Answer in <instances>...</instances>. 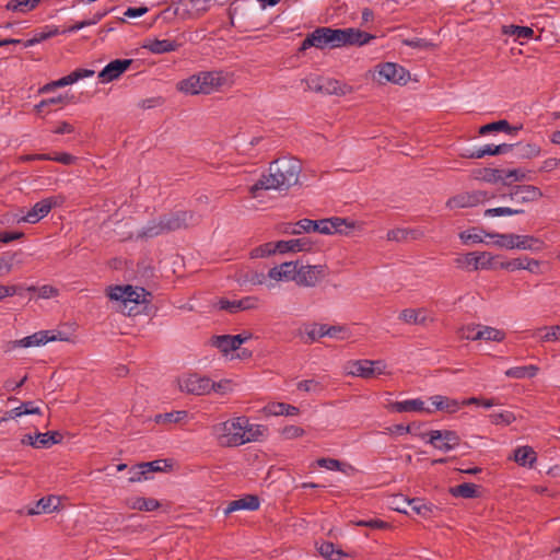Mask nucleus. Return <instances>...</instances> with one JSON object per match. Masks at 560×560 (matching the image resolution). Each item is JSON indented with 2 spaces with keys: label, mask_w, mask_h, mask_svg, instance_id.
<instances>
[{
  "label": "nucleus",
  "mask_w": 560,
  "mask_h": 560,
  "mask_svg": "<svg viewBox=\"0 0 560 560\" xmlns=\"http://www.w3.org/2000/svg\"><path fill=\"white\" fill-rule=\"evenodd\" d=\"M301 163L296 159L281 158L270 163L267 175L261 177L249 187L253 198L258 197L259 190H289L299 183Z\"/></svg>",
  "instance_id": "1"
},
{
  "label": "nucleus",
  "mask_w": 560,
  "mask_h": 560,
  "mask_svg": "<svg viewBox=\"0 0 560 560\" xmlns=\"http://www.w3.org/2000/svg\"><path fill=\"white\" fill-rule=\"evenodd\" d=\"M342 38L343 32H341V28L319 26L306 35L299 48V52H303L311 47L320 50L342 47Z\"/></svg>",
  "instance_id": "2"
},
{
  "label": "nucleus",
  "mask_w": 560,
  "mask_h": 560,
  "mask_svg": "<svg viewBox=\"0 0 560 560\" xmlns=\"http://www.w3.org/2000/svg\"><path fill=\"white\" fill-rule=\"evenodd\" d=\"M246 424L247 418L238 417L213 425L212 432L221 445L238 446L248 443V439H245L246 432L244 431Z\"/></svg>",
  "instance_id": "3"
},
{
  "label": "nucleus",
  "mask_w": 560,
  "mask_h": 560,
  "mask_svg": "<svg viewBox=\"0 0 560 560\" xmlns=\"http://www.w3.org/2000/svg\"><path fill=\"white\" fill-rule=\"evenodd\" d=\"M351 228L347 220L341 218L323 219L313 221L311 219H302L295 223V226L301 229V233L318 232L320 234L329 235L332 233H342V226Z\"/></svg>",
  "instance_id": "4"
},
{
  "label": "nucleus",
  "mask_w": 560,
  "mask_h": 560,
  "mask_svg": "<svg viewBox=\"0 0 560 560\" xmlns=\"http://www.w3.org/2000/svg\"><path fill=\"white\" fill-rule=\"evenodd\" d=\"M108 296L110 300L120 301L127 306L128 303H135L136 305L148 304L151 302L152 294L144 288L127 284L110 288Z\"/></svg>",
  "instance_id": "5"
},
{
  "label": "nucleus",
  "mask_w": 560,
  "mask_h": 560,
  "mask_svg": "<svg viewBox=\"0 0 560 560\" xmlns=\"http://www.w3.org/2000/svg\"><path fill=\"white\" fill-rule=\"evenodd\" d=\"M160 219L166 234L196 225L200 221V217L190 210L172 211L161 215Z\"/></svg>",
  "instance_id": "6"
},
{
  "label": "nucleus",
  "mask_w": 560,
  "mask_h": 560,
  "mask_svg": "<svg viewBox=\"0 0 560 560\" xmlns=\"http://www.w3.org/2000/svg\"><path fill=\"white\" fill-rule=\"evenodd\" d=\"M425 435H429L428 443L443 452H450L460 443L459 435L452 430H433L428 434H420L422 439H424Z\"/></svg>",
  "instance_id": "7"
},
{
  "label": "nucleus",
  "mask_w": 560,
  "mask_h": 560,
  "mask_svg": "<svg viewBox=\"0 0 560 560\" xmlns=\"http://www.w3.org/2000/svg\"><path fill=\"white\" fill-rule=\"evenodd\" d=\"M178 384L182 392L197 396L210 394L213 386L211 378L197 373L179 378Z\"/></svg>",
  "instance_id": "8"
},
{
  "label": "nucleus",
  "mask_w": 560,
  "mask_h": 560,
  "mask_svg": "<svg viewBox=\"0 0 560 560\" xmlns=\"http://www.w3.org/2000/svg\"><path fill=\"white\" fill-rule=\"evenodd\" d=\"M63 202L61 196H51L36 202L32 209L22 218V221L34 224L45 218L52 208Z\"/></svg>",
  "instance_id": "9"
},
{
  "label": "nucleus",
  "mask_w": 560,
  "mask_h": 560,
  "mask_svg": "<svg viewBox=\"0 0 560 560\" xmlns=\"http://www.w3.org/2000/svg\"><path fill=\"white\" fill-rule=\"evenodd\" d=\"M380 82H392L395 84H406L410 78L409 72L401 66L394 62H385L377 66Z\"/></svg>",
  "instance_id": "10"
},
{
  "label": "nucleus",
  "mask_w": 560,
  "mask_h": 560,
  "mask_svg": "<svg viewBox=\"0 0 560 560\" xmlns=\"http://www.w3.org/2000/svg\"><path fill=\"white\" fill-rule=\"evenodd\" d=\"M457 267H472L474 270L490 269L494 267V256L488 252L467 253L455 259Z\"/></svg>",
  "instance_id": "11"
},
{
  "label": "nucleus",
  "mask_w": 560,
  "mask_h": 560,
  "mask_svg": "<svg viewBox=\"0 0 560 560\" xmlns=\"http://www.w3.org/2000/svg\"><path fill=\"white\" fill-rule=\"evenodd\" d=\"M252 338V334L243 332L235 336L231 335H221L213 336L211 338V345L218 348L223 353H229L230 351H235L240 349V347Z\"/></svg>",
  "instance_id": "12"
},
{
  "label": "nucleus",
  "mask_w": 560,
  "mask_h": 560,
  "mask_svg": "<svg viewBox=\"0 0 560 560\" xmlns=\"http://www.w3.org/2000/svg\"><path fill=\"white\" fill-rule=\"evenodd\" d=\"M327 275V268L324 265L301 266L299 268L298 284L304 287H315Z\"/></svg>",
  "instance_id": "13"
},
{
  "label": "nucleus",
  "mask_w": 560,
  "mask_h": 560,
  "mask_svg": "<svg viewBox=\"0 0 560 560\" xmlns=\"http://www.w3.org/2000/svg\"><path fill=\"white\" fill-rule=\"evenodd\" d=\"M488 198V194L482 190L463 192L450 198L446 206L450 209L475 207Z\"/></svg>",
  "instance_id": "14"
},
{
  "label": "nucleus",
  "mask_w": 560,
  "mask_h": 560,
  "mask_svg": "<svg viewBox=\"0 0 560 560\" xmlns=\"http://www.w3.org/2000/svg\"><path fill=\"white\" fill-rule=\"evenodd\" d=\"M509 197L516 203H527L540 199L542 191L534 185H515L511 188Z\"/></svg>",
  "instance_id": "15"
},
{
  "label": "nucleus",
  "mask_w": 560,
  "mask_h": 560,
  "mask_svg": "<svg viewBox=\"0 0 560 560\" xmlns=\"http://www.w3.org/2000/svg\"><path fill=\"white\" fill-rule=\"evenodd\" d=\"M132 59H115L107 63L98 73V80L102 83H108L118 79L125 71L129 69Z\"/></svg>",
  "instance_id": "16"
},
{
  "label": "nucleus",
  "mask_w": 560,
  "mask_h": 560,
  "mask_svg": "<svg viewBox=\"0 0 560 560\" xmlns=\"http://www.w3.org/2000/svg\"><path fill=\"white\" fill-rule=\"evenodd\" d=\"M299 267L298 261L282 262L280 266L271 268L268 272L270 279L280 280H293L298 282Z\"/></svg>",
  "instance_id": "17"
},
{
  "label": "nucleus",
  "mask_w": 560,
  "mask_h": 560,
  "mask_svg": "<svg viewBox=\"0 0 560 560\" xmlns=\"http://www.w3.org/2000/svg\"><path fill=\"white\" fill-rule=\"evenodd\" d=\"M57 340L55 335H50L49 330L37 331L31 336L11 342V348H30L46 345L48 341Z\"/></svg>",
  "instance_id": "18"
},
{
  "label": "nucleus",
  "mask_w": 560,
  "mask_h": 560,
  "mask_svg": "<svg viewBox=\"0 0 560 560\" xmlns=\"http://www.w3.org/2000/svg\"><path fill=\"white\" fill-rule=\"evenodd\" d=\"M198 75H200L202 94H210L219 90L225 83V78L222 75V72L219 71H203L199 72Z\"/></svg>",
  "instance_id": "19"
},
{
  "label": "nucleus",
  "mask_w": 560,
  "mask_h": 560,
  "mask_svg": "<svg viewBox=\"0 0 560 560\" xmlns=\"http://www.w3.org/2000/svg\"><path fill=\"white\" fill-rule=\"evenodd\" d=\"M387 409L395 412H433L432 409L424 407V401L420 398L389 402Z\"/></svg>",
  "instance_id": "20"
},
{
  "label": "nucleus",
  "mask_w": 560,
  "mask_h": 560,
  "mask_svg": "<svg viewBox=\"0 0 560 560\" xmlns=\"http://www.w3.org/2000/svg\"><path fill=\"white\" fill-rule=\"evenodd\" d=\"M371 360H353L348 361L345 365V371L347 375L358 376L362 378H373V369Z\"/></svg>",
  "instance_id": "21"
},
{
  "label": "nucleus",
  "mask_w": 560,
  "mask_h": 560,
  "mask_svg": "<svg viewBox=\"0 0 560 560\" xmlns=\"http://www.w3.org/2000/svg\"><path fill=\"white\" fill-rule=\"evenodd\" d=\"M142 47L152 54L161 55L176 51L180 47V44L176 40L154 38L147 39Z\"/></svg>",
  "instance_id": "22"
},
{
  "label": "nucleus",
  "mask_w": 560,
  "mask_h": 560,
  "mask_svg": "<svg viewBox=\"0 0 560 560\" xmlns=\"http://www.w3.org/2000/svg\"><path fill=\"white\" fill-rule=\"evenodd\" d=\"M260 501L255 494H246L241 499L231 501L224 510L225 515L240 510L256 511L259 509Z\"/></svg>",
  "instance_id": "23"
},
{
  "label": "nucleus",
  "mask_w": 560,
  "mask_h": 560,
  "mask_svg": "<svg viewBox=\"0 0 560 560\" xmlns=\"http://www.w3.org/2000/svg\"><path fill=\"white\" fill-rule=\"evenodd\" d=\"M313 246V242L310 237H301L289 241H278L279 253H298V252H308Z\"/></svg>",
  "instance_id": "24"
},
{
  "label": "nucleus",
  "mask_w": 560,
  "mask_h": 560,
  "mask_svg": "<svg viewBox=\"0 0 560 560\" xmlns=\"http://www.w3.org/2000/svg\"><path fill=\"white\" fill-rule=\"evenodd\" d=\"M341 32H343L342 46H362L374 38L373 35L358 28H341Z\"/></svg>",
  "instance_id": "25"
},
{
  "label": "nucleus",
  "mask_w": 560,
  "mask_h": 560,
  "mask_svg": "<svg viewBox=\"0 0 560 560\" xmlns=\"http://www.w3.org/2000/svg\"><path fill=\"white\" fill-rule=\"evenodd\" d=\"M60 504V498L56 495H48L39 499L34 508L28 510V514H40V513H51L58 509Z\"/></svg>",
  "instance_id": "26"
},
{
  "label": "nucleus",
  "mask_w": 560,
  "mask_h": 560,
  "mask_svg": "<svg viewBox=\"0 0 560 560\" xmlns=\"http://www.w3.org/2000/svg\"><path fill=\"white\" fill-rule=\"evenodd\" d=\"M352 92V86L336 79L323 80V93L343 96Z\"/></svg>",
  "instance_id": "27"
},
{
  "label": "nucleus",
  "mask_w": 560,
  "mask_h": 560,
  "mask_svg": "<svg viewBox=\"0 0 560 560\" xmlns=\"http://www.w3.org/2000/svg\"><path fill=\"white\" fill-rule=\"evenodd\" d=\"M540 147L536 143H515L514 158L518 160H530L540 154Z\"/></svg>",
  "instance_id": "28"
},
{
  "label": "nucleus",
  "mask_w": 560,
  "mask_h": 560,
  "mask_svg": "<svg viewBox=\"0 0 560 560\" xmlns=\"http://www.w3.org/2000/svg\"><path fill=\"white\" fill-rule=\"evenodd\" d=\"M432 404L436 410L454 413L460 408V402L457 399H453L442 395H435L431 397Z\"/></svg>",
  "instance_id": "29"
},
{
  "label": "nucleus",
  "mask_w": 560,
  "mask_h": 560,
  "mask_svg": "<svg viewBox=\"0 0 560 560\" xmlns=\"http://www.w3.org/2000/svg\"><path fill=\"white\" fill-rule=\"evenodd\" d=\"M521 128H522L521 126L512 127L508 120L502 119V120L493 121V122L481 126L479 129V133L481 136H485V135H488V133L494 132V131H504L506 133L512 135V133L517 132Z\"/></svg>",
  "instance_id": "30"
},
{
  "label": "nucleus",
  "mask_w": 560,
  "mask_h": 560,
  "mask_svg": "<svg viewBox=\"0 0 560 560\" xmlns=\"http://www.w3.org/2000/svg\"><path fill=\"white\" fill-rule=\"evenodd\" d=\"M479 487L475 483L465 482L450 488V493L455 498L475 499L479 497Z\"/></svg>",
  "instance_id": "31"
},
{
  "label": "nucleus",
  "mask_w": 560,
  "mask_h": 560,
  "mask_svg": "<svg viewBox=\"0 0 560 560\" xmlns=\"http://www.w3.org/2000/svg\"><path fill=\"white\" fill-rule=\"evenodd\" d=\"M166 234L160 217L148 222L138 233V238H153L160 235Z\"/></svg>",
  "instance_id": "32"
},
{
  "label": "nucleus",
  "mask_w": 560,
  "mask_h": 560,
  "mask_svg": "<svg viewBox=\"0 0 560 560\" xmlns=\"http://www.w3.org/2000/svg\"><path fill=\"white\" fill-rule=\"evenodd\" d=\"M486 236L490 238H495L494 245L499 247H503L506 249L517 248V240L518 235L509 233V234H500L494 232L486 233Z\"/></svg>",
  "instance_id": "33"
},
{
  "label": "nucleus",
  "mask_w": 560,
  "mask_h": 560,
  "mask_svg": "<svg viewBox=\"0 0 560 560\" xmlns=\"http://www.w3.org/2000/svg\"><path fill=\"white\" fill-rule=\"evenodd\" d=\"M408 505L411 511L425 518L431 517L436 506L432 503L425 502L423 499L413 498L408 500Z\"/></svg>",
  "instance_id": "34"
},
{
  "label": "nucleus",
  "mask_w": 560,
  "mask_h": 560,
  "mask_svg": "<svg viewBox=\"0 0 560 560\" xmlns=\"http://www.w3.org/2000/svg\"><path fill=\"white\" fill-rule=\"evenodd\" d=\"M536 458V452L530 446H521L514 451V460L521 466L533 467Z\"/></svg>",
  "instance_id": "35"
},
{
  "label": "nucleus",
  "mask_w": 560,
  "mask_h": 560,
  "mask_svg": "<svg viewBox=\"0 0 560 560\" xmlns=\"http://www.w3.org/2000/svg\"><path fill=\"white\" fill-rule=\"evenodd\" d=\"M177 89L180 92L190 95L202 94L200 85V75L194 74L185 80L179 81L177 84Z\"/></svg>",
  "instance_id": "36"
},
{
  "label": "nucleus",
  "mask_w": 560,
  "mask_h": 560,
  "mask_svg": "<svg viewBox=\"0 0 560 560\" xmlns=\"http://www.w3.org/2000/svg\"><path fill=\"white\" fill-rule=\"evenodd\" d=\"M62 434L58 431H48L46 433H36L35 441H37V448H48L55 444L60 443Z\"/></svg>",
  "instance_id": "37"
},
{
  "label": "nucleus",
  "mask_w": 560,
  "mask_h": 560,
  "mask_svg": "<svg viewBox=\"0 0 560 560\" xmlns=\"http://www.w3.org/2000/svg\"><path fill=\"white\" fill-rule=\"evenodd\" d=\"M539 368L537 365H526V366H514L510 368L505 371V375L511 378H533L537 375Z\"/></svg>",
  "instance_id": "38"
},
{
  "label": "nucleus",
  "mask_w": 560,
  "mask_h": 560,
  "mask_svg": "<svg viewBox=\"0 0 560 560\" xmlns=\"http://www.w3.org/2000/svg\"><path fill=\"white\" fill-rule=\"evenodd\" d=\"M505 170L485 167L479 170L477 178H480L490 184L501 183L504 185Z\"/></svg>",
  "instance_id": "39"
},
{
  "label": "nucleus",
  "mask_w": 560,
  "mask_h": 560,
  "mask_svg": "<svg viewBox=\"0 0 560 560\" xmlns=\"http://www.w3.org/2000/svg\"><path fill=\"white\" fill-rule=\"evenodd\" d=\"M545 247L541 240L532 235H518L517 249L539 252Z\"/></svg>",
  "instance_id": "40"
},
{
  "label": "nucleus",
  "mask_w": 560,
  "mask_h": 560,
  "mask_svg": "<svg viewBox=\"0 0 560 560\" xmlns=\"http://www.w3.org/2000/svg\"><path fill=\"white\" fill-rule=\"evenodd\" d=\"M399 318L407 324L424 325L427 317L421 310L406 308L404 310Z\"/></svg>",
  "instance_id": "41"
},
{
  "label": "nucleus",
  "mask_w": 560,
  "mask_h": 560,
  "mask_svg": "<svg viewBox=\"0 0 560 560\" xmlns=\"http://www.w3.org/2000/svg\"><path fill=\"white\" fill-rule=\"evenodd\" d=\"M477 337H481V340L486 341H502L505 338V332L503 330L497 329L490 326H481L477 330Z\"/></svg>",
  "instance_id": "42"
},
{
  "label": "nucleus",
  "mask_w": 560,
  "mask_h": 560,
  "mask_svg": "<svg viewBox=\"0 0 560 560\" xmlns=\"http://www.w3.org/2000/svg\"><path fill=\"white\" fill-rule=\"evenodd\" d=\"M317 550L320 553V556L329 560H340L342 557L346 556V553L342 550L336 549L335 545L330 541H323L317 547Z\"/></svg>",
  "instance_id": "43"
},
{
  "label": "nucleus",
  "mask_w": 560,
  "mask_h": 560,
  "mask_svg": "<svg viewBox=\"0 0 560 560\" xmlns=\"http://www.w3.org/2000/svg\"><path fill=\"white\" fill-rule=\"evenodd\" d=\"M188 412L186 410H176L165 413H159L154 417L155 423H177L184 420L187 417Z\"/></svg>",
  "instance_id": "44"
},
{
  "label": "nucleus",
  "mask_w": 560,
  "mask_h": 560,
  "mask_svg": "<svg viewBox=\"0 0 560 560\" xmlns=\"http://www.w3.org/2000/svg\"><path fill=\"white\" fill-rule=\"evenodd\" d=\"M503 33L515 36L518 39H529L534 36V30L528 26L508 25L503 26Z\"/></svg>",
  "instance_id": "45"
},
{
  "label": "nucleus",
  "mask_w": 560,
  "mask_h": 560,
  "mask_svg": "<svg viewBox=\"0 0 560 560\" xmlns=\"http://www.w3.org/2000/svg\"><path fill=\"white\" fill-rule=\"evenodd\" d=\"M40 0H11L5 8L10 11L27 12L34 9Z\"/></svg>",
  "instance_id": "46"
},
{
  "label": "nucleus",
  "mask_w": 560,
  "mask_h": 560,
  "mask_svg": "<svg viewBox=\"0 0 560 560\" xmlns=\"http://www.w3.org/2000/svg\"><path fill=\"white\" fill-rule=\"evenodd\" d=\"M131 508L139 511H154L160 508V502L152 498H136Z\"/></svg>",
  "instance_id": "47"
},
{
  "label": "nucleus",
  "mask_w": 560,
  "mask_h": 560,
  "mask_svg": "<svg viewBox=\"0 0 560 560\" xmlns=\"http://www.w3.org/2000/svg\"><path fill=\"white\" fill-rule=\"evenodd\" d=\"M166 467H172V464H167L166 459H158L153 462L141 463L137 468L143 469L148 476L149 472L164 471Z\"/></svg>",
  "instance_id": "48"
},
{
  "label": "nucleus",
  "mask_w": 560,
  "mask_h": 560,
  "mask_svg": "<svg viewBox=\"0 0 560 560\" xmlns=\"http://www.w3.org/2000/svg\"><path fill=\"white\" fill-rule=\"evenodd\" d=\"M18 253L5 252L0 256V277L9 275L12 271L13 264Z\"/></svg>",
  "instance_id": "49"
},
{
  "label": "nucleus",
  "mask_w": 560,
  "mask_h": 560,
  "mask_svg": "<svg viewBox=\"0 0 560 560\" xmlns=\"http://www.w3.org/2000/svg\"><path fill=\"white\" fill-rule=\"evenodd\" d=\"M244 431L246 432L245 439H248V442H252L258 441L261 436H264L267 431V428L261 424H249V422L247 421Z\"/></svg>",
  "instance_id": "50"
},
{
  "label": "nucleus",
  "mask_w": 560,
  "mask_h": 560,
  "mask_svg": "<svg viewBox=\"0 0 560 560\" xmlns=\"http://www.w3.org/2000/svg\"><path fill=\"white\" fill-rule=\"evenodd\" d=\"M530 179L527 173L521 168L505 170L504 174V186H511L513 182H523Z\"/></svg>",
  "instance_id": "51"
},
{
  "label": "nucleus",
  "mask_w": 560,
  "mask_h": 560,
  "mask_svg": "<svg viewBox=\"0 0 560 560\" xmlns=\"http://www.w3.org/2000/svg\"><path fill=\"white\" fill-rule=\"evenodd\" d=\"M523 209H514L510 207H498L490 208L485 211L486 217H501V215H513L523 213Z\"/></svg>",
  "instance_id": "52"
},
{
  "label": "nucleus",
  "mask_w": 560,
  "mask_h": 560,
  "mask_svg": "<svg viewBox=\"0 0 560 560\" xmlns=\"http://www.w3.org/2000/svg\"><path fill=\"white\" fill-rule=\"evenodd\" d=\"M57 34H59V30L57 27L50 28L48 32L38 33L33 38L25 40L23 46L25 48L34 46L35 44L46 40Z\"/></svg>",
  "instance_id": "53"
},
{
  "label": "nucleus",
  "mask_w": 560,
  "mask_h": 560,
  "mask_svg": "<svg viewBox=\"0 0 560 560\" xmlns=\"http://www.w3.org/2000/svg\"><path fill=\"white\" fill-rule=\"evenodd\" d=\"M489 418L493 424H511L515 420V416L511 411L493 412Z\"/></svg>",
  "instance_id": "54"
},
{
  "label": "nucleus",
  "mask_w": 560,
  "mask_h": 560,
  "mask_svg": "<svg viewBox=\"0 0 560 560\" xmlns=\"http://www.w3.org/2000/svg\"><path fill=\"white\" fill-rule=\"evenodd\" d=\"M278 242L277 243H266L261 246L256 247L252 252L253 257H266L279 252Z\"/></svg>",
  "instance_id": "55"
},
{
  "label": "nucleus",
  "mask_w": 560,
  "mask_h": 560,
  "mask_svg": "<svg viewBox=\"0 0 560 560\" xmlns=\"http://www.w3.org/2000/svg\"><path fill=\"white\" fill-rule=\"evenodd\" d=\"M306 336H307V339L305 340L306 343H312L315 340H317L318 338L325 337L326 336L325 325L324 324L313 325L311 327V329L306 330Z\"/></svg>",
  "instance_id": "56"
},
{
  "label": "nucleus",
  "mask_w": 560,
  "mask_h": 560,
  "mask_svg": "<svg viewBox=\"0 0 560 560\" xmlns=\"http://www.w3.org/2000/svg\"><path fill=\"white\" fill-rule=\"evenodd\" d=\"M474 232L471 231H463L460 234H459V238L464 242V243H468V242H471V243H481L483 242L482 240V236H481V233H483L486 235L487 232L482 231V230H479V233H477L476 231H478V229L474 228L472 229Z\"/></svg>",
  "instance_id": "57"
},
{
  "label": "nucleus",
  "mask_w": 560,
  "mask_h": 560,
  "mask_svg": "<svg viewBox=\"0 0 560 560\" xmlns=\"http://www.w3.org/2000/svg\"><path fill=\"white\" fill-rule=\"evenodd\" d=\"M542 330H546V332L540 337L541 341H560V325H555L549 328L545 327L539 329V331Z\"/></svg>",
  "instance_id": "58"
},
{
  "label": "nucleus",
  "mask_w": 560,
  "mask_h": 560,
  "mask_svg": "<svg viewBox=\"0 0 560 560\" xmlns=\"http://www.w3.org/2000/svg\"><path fill=\"white\" fill-rule=\"evenodd\" d=\"M495 150H497V148L494 144H486L485 147L472 151L467 156L470 159H481L486 155H498V153H495Z\"/></svg>",
  "instance_id": "59"
},
{
  "label": "nucleus",
  "mask_w": 560,
  "mask_h": 560,
  "mask_svg": "<svg viewBox=\"0 0 560 560\" xmlns=\"http://www.w3.org/2000/svg\"><path fill=\"white\" fill-rule=\"evenodd\" d=\"M316 464L319 467L326 468L328 470H340L342 463L335 458H319L316 460Z\"/></svg>",
  "instance_id": "60"
},
{
  "label": "nucleus",
  "mask_w": 560,
  "mask_h": 560,
  "mask_svg": "<svg viewBox=\"0 0 560 560\" xmlns=\"http://www.w3.org/2000/svg\"><path fill=\"white\" fill-rule=\"evenodd\" d=\"M281 434L284 439H296L304 434V430L298 425H287L281 430Z\"/></svg>",
  "instance_id": "61"
},
{
  "label": "nucleus",
  "mask_w": 560,
  "mask_h": 560,
  "mask_svg": "<svg viewBox=\"0 0 560 560\" xmlns=\"http://www.w3.org/2000/svg\"><path fill=\"white\" fill-rule=\"evenodd\" d=\"M498 267L510 271L520 270L524 267V259L514 258L511 260L501 261L499 262Z\"/></svg>",
  "instance_id": "62"
},
{
  "label": "nucleus",
  "mask_w": 560,
  "mask_h": 560,
  "mask_svg": "<svg viewBox=\"0 0 560 560\" xmlns=\"http://www.w3.org/2000/svg\"><path fill=\"white\" fill-rule=\"evenodd\" d=\"M358 526H365L373 529H386L389 527V524L382 520H362L357 522Z\"/></svg>",
  "instance_id": "63"
},
{
  "label": "nucleus",
  "mask_w": 560,
  "mask_h": 560,
  "mask_svg": "<svg viewBox=\"0 0 560 560\" xmlns=\"http://www.w3.org/2000/svg\"><path fill=\"white\" fill-rule=\"evenodd\" d=\"M298 388L300 390L314 392V393L322 390L320 384L318 382H316L315 380L301 381L300 383H298Z\"/></svg>",
  "instance_id": "64"
}]
</instances>
